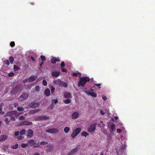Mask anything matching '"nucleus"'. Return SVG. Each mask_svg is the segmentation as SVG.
<instances>
[{
    "label": "nucleus",
    "mask_w": 155,
    "mask_h": 155,
    "mask_svg": "<svg viewBox=\"0 0 155 155\" xmlns=\"http://www.w3.org/2000/svg\"><path fill=\"white\" fill-rule=\"evenodd\" d=\"M124 150H120L119 151V150H117H117L116 153L117 155H120V154H122L124 152Z\"/></svg>",
    "instance_id": "25"
},
{
    "label": "nucleus",
    "mask_w": 155,
    "mask_h": 155,
    "mask_svg": "<svg viewBox=\"0 0 155 155\" xmlns=\"http://www.w3.org/2000/svg\"><path fill=\"white\" fill-rule=\"evenodd\" d=\"M60 74V72L59 71H53L51 73V75L53 77H57Z\"/></svg>",
    "instance_id": "14"
},
{
    "label": "nucleus",
    "mask_w": 155,
    "mask_h": 155,
    "mask_svg": "<svg viewBox=\"0 0 155 155\" xmlns=\"http://www.w3.org/2000/svg\"><path fill=\"white\" fill-rule=\"evenodd\" d=\"M60 61V59L58 58L53 57L51 60V62L52 64H55L57 62Z\"/></svg>",
    "instance_id": "13"
},
{
    "label": "nucleus",
    "mask_w": 155,
    "mask_h": 155,
    "mask_svg": "<svg viewBox=\"0 0 155 155\" xmlns=\"http://www.w3.org/2000/svg\"><path fill=\"white\" fill-rule=\"evenodd\" d=\"M53 82L54 84L58 85L59 86H63L65 87H67V84L66 83L63 82L59 79L54 80Z\"/></svg>",
    "instance_id": "3"
},
{
    "label": "nucleus",
    "mask_w": 155,
    "mask_h": 155,
    "mask_svg": "<svg viewBox=\"0 0 155 155\" xmlns=\"http://www.w3.org/2000/svg\"><path fill=\"white\" fill-rule=\"evenodd\" d=\"M81 136H84L86 137L89 135V134L86 132L84 131L81 134Z\"/></svg>",
    "instance_id": "26"
},
{
    "label": "nucleus",
    "mask_w": 155,
    "mask_h": 155,
    "mask_svg": "<svg viewBox=\"0 0 155 155\" xmlns=\"http://www.w3.org/2000/svg\"><path fill=\"white\" fill-rule=\"evenodd\" d=\"M58 100L57 98H56L55 100L53 99L52 100V104L54 103V104H56L58 102Z\"/></svg>",
    "instance_id": "40"
},
{
    "label": "nucleus",
    "mask_w": 155,
    "mask_h": 155,
    "mask_svg": "<svg viewBox=\"0 0 155 155\" xmlns=\"http://www.w3.org/2000/svg\"><path fill=\"white\" fill-rule=\"evenodd\" d=\"M5 113V112L3 111L2 110V108H1L0 107V114L3 115Z\"/></svg>",
    "instance_id": "44"
},
{
    "label": "nucleus",
    "mask_w": 155,
    "mask_h": 155,
    "mask_svg": "<svg viewBox=\"0 0 155 155\" xmlns=\"http://www.w3.org/2000/svg\"><path fill=\"white\" fill-rule=\"evenodd\" d=\"M18 147V144H16L15 145H13L11 146V148L13 149H16Z\"/></svg>",
    "instance_id": "28"
},
{
    "label": "nucleus",
    "mask_w": 155,
    "mask_h": 155,
    "mask_svg": "<svg viewBox=\"0 0 155 155\" xmlns=\"http://www.w3.org/2000/svg\"><path fill=\"white\" fill-rule=\"evenodd\" d=\"M90 78L88 77H83L80 78L79 81L78 83V86H81L83 87L86 83L89 81Z\"/></svg>",
    "instance_id": "1"
},
{
    "label": "nucleus",
    "mask_w": 155,
    "mask_h": 155,
    "mask_svg": "<svg viewBox=\"0 0 155 155\" xmlns=\"http://www.w3.org/2000/svg\"><path fill=\"white\" fill-rule=\"evenodd\" d=\"M26 130L25 129H23L21 130L20 132V134L21 135L25 134L26 132Z\"/></svg>",
    "instance_id": "36"
},
{
    "label": "nucleus",
    "mask_w": 155,
    "mask_h": 155,
    "mask_svg": "<svg viewBox=\"0 0 155 155\" xmlns=\"http://www.w3.org/2000/svg\"><path fill=\"white\" fill-rule=\"evenodd\" d=\"M14 69L15 71H16L20 70V68L19 67L16 65H14Z\"/></svg>",
    "instance_id": "35"
},
{
    "label": "nucleus",
    "mask_w": 155,
    "mask_h": 155,
    "mask_svg": "<svg viewBox=\"0 0 155 155\" xmlns=\"http://www.w3.org/2000/svg\"><path fill=\"white\" fill-rule=\"evenodd\" d=\"M72 75L73 76L78 77V75L79 76H81V74L80 73L78 72L73 73L72 74ZM79 77H80V76H79Z\"/></svg>",
    "instance_id": "29"
},
{
    "label": "nucleus",
    "mask_w": 155,
    "mask_h": 155,
    "mask_svg": "<svg viewBox=\"0 0 155 155\" xmlns=\"http://www.w3.org/2000/svg\"><path fill=\"white\" fill-rule=\"evenodd\" d=\"M65 64L64 61H62L61 64V68H64Z\"/></svg>",
    "instance_id": "43"
},
{
    "label": "nucleus",
    "mask_w": 155,
    "mask_h": 155,
    "mask_svg": "<svg viewBox=\"0 0 155 155\" xmlns=\"http://www.w3.org/2000/svg\"><path fill=\"white\" fill-rule=\"evenodd\" d=\"M102 98H103V99L104 101H105L107 99L106 97L105 96H104V97H103Z\"/></svg>",
    "instance_id": "64"
},
{
    "label": "nucleus",
    "mask_w": 155,
    "mask_h": 155,
    "mask_svg": "<svg viewBox=\"0 0 155 155\" xmlns=\"http://www.w3.org/2000/svg\"><path fill=\"white\" fill-rule=\"evenodd\" d=\"M8 138V136L6 135H2L0 136V142L3 141Z\"/></svg>",
    "instance_id": "15"
},
{
    "label": "nucleus",
    "mask_w": 155,
    "mask_h": 155,
    "mask_svg": "<svg viewBox=\"0 0 155 155\" xmlns=\"http://www.w3.org/2000/svg\"><path fill=\"white\" fill-rule=\"evenodd\" d=\"M39 118L40 120H47L49 118V117L46 115H43L39 116Z\"/></svg>",
    "instance_id": "17"
},
{
    "label": "nucleus",
    "mask_w": 155,
    "mask_h": 155,
    "mask_svg": "<svg viewBox=\"0 0 155 155\" xmlns=\"http://www.w3.org/2000/svg\"><path fill=\"white\" fill-rule=\"evenodd\" d=\"M10 45L12 47H14L15 45V42L14 41L11 42L10 43Z\"/></svg>",
    "instance_id": "45"
},
{
    "label": "nucleus",
    "mask_w": 155,
    "mask_h": 155,
    "mask_svg": "<svg viewBox=\"0 0 155 155\" xmlns=\"http://www.w3.org/2000/svg\"><path fill=\"white\" fill-rule=\"evenodd\" d=\"M78 135L76 133H75L74 131L71 134V136L73 138V139H74L75 137Z\"/></svg>",
    "instance_id": "27"
},
{
    "label": "nucleus",
    "mask_w": 155,
    "mask_h": 155,
    "mask_svg": "<svg viewBox=\"0 0 155 155\" xmlns=\"http://www.w3.org/2000/svg\"><path fill=\"white\" fill-rule=\"evenodd\" d=\"M28 137H31L32 136L33 134V132L32 130L29 129L28 131Z\"/></svg>",
    "instance_id": "21"
},
{
    "label": "nucleus",
    "mask_w": 155,
    "mask_h": 155,
    "mask_svg": "<svg viewBox=\"0 0 155 155\" xmlns=\"http://www.w3.org/2000/svg\"><path fill=\"white\" fill-rule=\"evenodd\" d=\"M5 64L8 65H9L10 64V62L8 60H6L5 61Z\"/></svg>",
    "instance_id": "53"
},
{
    "label": "nucleus",
    "mask_w": 155,
    "mask_h": 155,
    "mask_svg": "<svg viewBox=\"0 0 155 155\" xmlns=\"http://www.w3.org/2000/svg\"><path fill=\"white\" fill-rule=\"evenodd\" d=\"M46 147L48 148L46 150L47 152H51L54 149L53 145L51 144H49L47 145L46 146Z\"/></svg>",
    "instance_id": "9"
},
{
    "label": "nucleus",
    "mask_w": 155,
    "mask_h": 155,
    "mask_svg": "<svg viewBox=\"0 0 155 155\" xmlns=\"http://www.w3.org/2000/svg\"><path fill=\"white\" fill-rule=\"evenodd\" d=\"M39 116H37L35 117V119L36 120H40L39 119Z\"/></svg>",
    "instance_id": "61"
},
{
    "label": "nucleus",
    "mask_w": 155,
    "mask_h": 155,
    "mask_svg": "<svg viewBox=\"0 0 155 155\" xmlns=\"http://www.w3.org/2000/svg\"><path fill=\"white\" fill-rule=\"evenodd\" d=\"M40 58L42 61H45L46 60V58L44 56L41 55V56Z\"/></svg>",
    "instance_id": "39"
},
{
    "label": "nucleus",
    "mask_w": 155,
    "mask_h": 155,
    "mask_svg": "<svg viewBox=\"0 0 155 155\" xmlns=\"http://www.w3.org/2000/svg\"><path fill=\"white\" fill-rule=\"evenodd\" d=\"M108 127L109 128V130L111 134H113V132L115 130L116 128L115 125L114 124H112L111 125L110 127L108 126Z\"/></svg>",
    "instance_id": "8"
},
{
    "label": "nucleus",
    "mask_w": 155,
    "mask_h": 155,
    "mask_svg": "<svg viewBox=\"0 0 155 155\" xmlns=\"http://www.w3.org/2000/svg\"><path fill=\"white\" fill-rule=\"evenodd\" d=\"M71 102V101L69 99H67L64 101V102L66 104H69Z\"/></svg>",
    "instance_id": "33"
},
{
    "label": "nucleus",
    "mask_w": 155,
    "mask_h": 155,
    "mask_svg": "<svg viewBox=\"0 0 155 155\" xmlns=\"http://www.w3.org/2000/svg\"><path fill=\"white\" fill-rule=\"evenodd\" d=\"M35 91L37 92H38L40 90V87L38 86H36L35 87Z\"/></svg>",
    "instance_id": "41"
},
{
    "label": "nucleus",
    "mask_w": 155,
    "mask_h": 155,
    "mask_svg": "<svg viewBox=\"0 0 155 155\" xmlns=\"http://www.w3.org/2000/svg\"><path fill=\"white\" fill-rule=\"evenodd\" d=\"M37 76L35 75H32L28 79V82H31L35 81L37 78Z\"/></svg>",
    "instance_id": "12"
},
{
    "label": "nucleus",
    "mask_w": 155,
    "mask_h": 155,
    "mask_svg": "<svg viewBox=\"0 0 155 155\" xmlns=\"http://www.w3.org/2000/svg\"><path fill=\"white\" fill-rule=\"evenodd\" d=\"M49 107H50L51 109H52L53 108V104H52V103L50 105Z\"/></svg>",
    "instance_id": "54"
},
{
    "label": "nucleus",
    "mask_w": 155,
    "mask_h": 155,
    "mask_svg": "<svg viewBox=\"0 0 155 155\" xmlns=\"http://www.w3.org/2000/svg\"><path fill=\"white\" fill-rule=\"evenodd\" d=\"M4 106V104L3 103H2L0 104V107L1 108H3V107Z\"/></svg>",
    "instance_id": "58"
},
{
    "label": "nucleus",
    "mask_w": 155,
    "mask_h": 155,
    "mask_svg": "<svg viewBox=\"0 0 155 155\" xmlns=\"http://www.w3.org/2000/svg\"><path fill=\"white\" fill-rule=\"evenodd\" d=\"M19 131H16L15 133V136H18L19 134Z\"/></svg>",
    "instance_id": "56"
},
{
    "label": "nucleus",
    "mask_w": 155,
    "mask_h": 155,
    "mask_svg": "<svg viewBox=\"0 0 155 155\" xmlns=\"http://www.w3.org/2000/svg\"><path fill=\"white\" fill-rule=\"evenodd\" d=\"M28 145L33 146V147H39V142L38 141L31 139L28 141Z\"/></svg>",
    "instance_id": "2"
},
{
    "label": "nucleus",
    "mask_w": 155,
    "mask_h": 155,
    "mask_svg": "<svg viewBox=\"0 0 155 155\" xmlns=\"http://www.w3.org/2000/svg\"><path fill=\"white\" fill-rule=\"evenodd\" d=\"M14 106L15 107H16L18 106V104L17 103L14 104Z\"/></svg>",
    "instance_id": "63"
},
{
    "label": "nucleus",
    "mask_w": 155,
    "mask_h": 155,
    "mask_svg": "<svg viewBox=\"0 0 155 155\" xmlns=\"http://www.w3.org/2000/svg\"><path fill=\"white\" fill-rule=\"evenodd\" d=\"M48 143L47 142L45 141H42L40 143H39V145H45Z\"/></svg>",
    "instance_id": "42"
},
{
    "label": "nucleus",
    "mask_w": 155,
    "mask_h": 155,
    "mask_svg": "<svg viewBox=\"0 0 155 155\" xmlns=\"http://www.w3.org/2000/svg\"><path fill=\"white\" fill-rule=\"evenodd\" d=\"M17 110L18 111H23L24 110V109L22 107H18L17 108Z\"/></svg>",
    "instance_id": "37"
},
{
    "label": "nucleus",
    "mask_w": 155,
    "mask_h": 155,
    "mask_svg": "<svg viewBox=\"0 0 155 155\" xmlns=\"http://www.w3.org/2000/svg\"><path fill=\"white\" fill-rule=\"evenodd\" d=\"M9 60L10 61L11 64H12L14 61V58L12 56H10L9 58Z\"/></svg>",
    "instance_id": "31"
},
{
    "label": "nucleus",
    "mask_w": 155,
    "mask_h": 155,
    "mask_svg": "<svg viewBox=\"0 0 155 155\" xmlns=\"http://www.w3.org/2000/svg\"><path fill=\"white\" fill-rule=\"evenodd\" d=\"M70 130V128L69 127H66L64 129V131L65 133H67Z\"/></svg>",
    "instance_id": "32"
},
{
    "label": "nucleus",
    "mask_w": 155,
    "mask_h": 155,
    "mask_svg": "<svg viewBox=\"0 0 155 155\" xmlns=\"http://www.w3.org/2000/svg\"><path fill=\"white\" fill-rule=\"evenodd\" d=\"M126 145L125 144L123 145L122 146L120 147L119 149V151L120 150H125L126 149Z\"/></svg>",
    "instance_id": "30"
},
{
    "label": "nucleus",
    "mask_w": 155,
    "mask_h": 155,
    "mask_svg": "<svg viewBox=\"0 0 155 155\" xmlns=\"http://www.w3.org/2000/svg\"><path fill=\"white\" fill-rule=\"evenodd\" d=\"M64 96L66 98H69L71 97V95L70 93H65Z\"/></svg>",
    "instance_id": "24"
},
{
    "label": "nucleus",
    "mask_w": 155,
    "mask_h": 155,
    "mask_svg": "<svg viewBox=\"0 0 155 155\" xmlns=\"http://www.w3.org/2000/svg\"><path fill=\"white\" fill-rule=\"evenodd\" d=\"M42 84L45 86H46L47 85V82L45 80H44L43 81Z\"/></svg>",
    "instance_id": "46"
},
{
    "label": "nucleus",
    "mask_w": 155,
    "mask_h": 155,
    "mask_svg": "<svg viewBox=\"0 0 155 155\" xmlns=\"http://www.w3.org/2000/svg\"><path fill=\"white\" fill-rule=\"evenodd\" d=\"M28 143H22L21 144V146L23 148H25L28 146Z\"/></svg>",
    "instance_id": "34"
},
{
    "label": "nucleus",
    "mask_w": 155,
    "mask_h": 155,
    "mask_svg": "<svg viewBox=\"0 0 155 155\" xmlns=\"http://www.w3.org/2000/svg\"><path fill=\"white\" fill-rule=\"evenodd\" d=\"M44 94H45L47 96H48L50 94V91L49 88H47L45 90Z\"/></svg>",
    "instance_id": "19"
},
{
    "label": "nucleus",
    "mask_w": 155,
    "mask_h": 155,
    "mask_svg": "<svg viewBox=\"0 0 155 155\" xmlns=\"http://www.w3.org/2000/svg\"><path fill=\"white\" fill-rule=\"evenodd\" d=\"M85 92L86 93V94L88 95H91L92 97H96L97 95V94L93 92H89L87 91H85Z\"/></svg>",
    "instance_id": "16"
},
{
    "label": "nucleus",
    "mask_w": 155,
    "mask_h": 155,
    "mask_svg": "<svg viewBox=\"0 0 155 155\" xmlns=\"http://www.w3.org/2000/svg\"><path fill=\"white\" fill-rule=\"evenodd\" d=\"M96 128L95 124H94L90 126L88 128V131L89 132H94Z\"/></svg>",
    "instance_id": "7"
},
{
    "label": "nucleus",
    "mask_w": 155,
    "mask_h": 155,
    "mask_svg": "<svg viewBox=\"0 0 155 155\" xmlns=\"http://www.w3.org/2000/svg\"><path fill=\"white\" fill-rule=\"evenodd\" d=\"M14 111H11L10 112H8V113H6L4 115L5 117H7L8 116H11L12 115Z\"/></svg>",
    "instance_id": "22"
},
{
    "label": "nucleus",
    "mask_w": 155,
    "mask_h": 155,
    "mask_svg": "<svg viewBox=\"0 0 155 155\" xmlns=\"http://www.w3.org/2000/svg\"><path fill=\"white\" fill-rule=\"evenodd\" d=\"M32 123L31 122V121H25L23 122V125H30L32 124Z\"/></svg>",
    "instance_id": "20"
},
{
    "label": "nucleus",
    "mask_w": 155,
    "mask_h": 155,
    "mask_svg": "<svg viewBox=\"0 0 155 155\" xmlns=\"http://www.w3.org/2000/svg\"><path fill=\"white\" fill-rule=\"evenodd\" d=\"M81 129L80 128H78L74 130V131L78 135L81 132Z\"/></svg>",
    "instance_id": "23"
},
{
    "label": "nucleus",
    "mask_w": 155,
    "mask_h": 155,
    "mask_svg": "<svg viewBox=\"0 0 155 155\" xmlns=\"http://www.w3.org/2000/svg\"><path fill=\"white\" fill-rule=\"evenodd\" d=\"M79 116V114L78 112H75L73 113L71 116V118L73 119L77 118Z\"/></svg>",
    "instance_id": "11"
},
{
    "label": "nucleus",
    "mask_w": 155,
    "mask_h": 155,
    "mask_svg": "<svg viewBox=\"0 0 155 155\" xmlns=\"http://www.w3.org/2000/svg\"><path fill=\"white\" fill-rule=\"evenodd\" d=\"M28 93H23L22 94L18 97V100L19 101H22L26 100L28 97Z\"/></svg>",
    "instance_id": "4"
},
{
    "label": "nucleus",
    "mask_w": 155,
    "mask_h": 155,
    "mask_svg": "<svg viewBox=\"0 0 155 155\" xmlns=\"http://www.w3.org/2000/svg\"><path fill=\"white\" fill-rule=\"evenodd\" d=\"M100 113L102 115H104V112L102 110L100 111Z\"/></svg>",
    "instance_id": "59"
},
{
    "label": "nucleus",
    "mask_w": 155,
    "mask_h": 155,
    "mask_svg": "<svg viewBox=\"0 0 155 155\" xmlns=\"http://www.w3.org/2000/svg\"><path fill=\"white\" fill-rule=\"evenodd\" d=\"M40 105V104L37 102L36 103L35 101H32L29 105V106L32 108H36L38 107Z\"/></svg>",
    "instance_id": "5"
},
{
    "label": "nucleus",
    "mask_w": 155,
    "mask_h": 155,
    "mask_svg": "<svg viewBox=\"0 0 155 155\" xmlns=\"http://www.w3.org/2000/svg\"><path fill=\"white\" fill-rule=\"evenodd\" d=\"M28 79H26L23 80V82L24 83H25L26 82H27L28 81Z\"/></svg>",
    "instance_id": "62"
},
{
    "label": "nucleus",
    "mask_w": 155,
    "mask_h": 155,
    "mask_svg": "<svg viewBox=\"0 0 155 155\" xmlns=\"http://www.w3.org/2000/svg\"><path fill=\"white\" fill-rule=\"evenodd\" d=\"M94 85L95 86H97V87H99V88H101V87H100V85H101V84H94Z\"/></svg>",
    "instance_id": "57"
},
{
    "label": "nucleus",
    "mask_w": 155,
    "mask_h": 155,
    "mask_svg": "<svg viewBox=\"0 0 155 155\" xmlns=\"http://www.w3.org/2000/svg\"><path fill=\"white\" fill-rule=\"evenodd\" d=\"M35 110H31L29 112V114H32L35 113Z\"/></svg>",
    "instance_id": "49"
},
{
    "label": "nucleus",
    "mask_w": 155,
    "mask_h": 155,
    "mask_svg": "<svg viewBox=\"0 0 155 155\" xmlns=\"http://www.w3.org/2000/svg\"><path fill=\"white\" fill-rule=\"evenodd\" d=\"M20 119L21 120H24L25 119V117L23 116H21L20 117Z\"/></svg>",
    "instance_id": "55"
},
{
    "label": "nucleus",
    "mask_w": 155,
    "mask_h": 155,
    "mask_svg": "<svg viewBox=\"0 0 155 155\" xmlns=\"http://www.w3.org/2000/svg\"><path fill=\"white\" fill-rule=\"evenodd\" d=\"M51 93H52L54 92V91L55 90V88H54L53 86H51Z\"/></svg>",
    "instance_id": "48"
},
{
    "label": "nucleus",
    "mask_w": 155,
    "mask_h": 155,
    "mask_svg": "<svg viewBox=\"0 0 155 155\" xmlns=\"http://www.w3.org/2000/svg\"><path fill=\"white\" fill-rule=\"evenodd\" d=\"M19 89V87L18 86H16L12 90L11 93L12 94H16L18 91Z\"/></svg>",
    "instance_id": "10"
},
{
    "label": "nucleus",
    "mask_w": 155,
    "mask_h": 155,
    "mask_svg": "<svg viewBox=\"0 0 155 155\" xmlns=\"http://www.w3.org/2000/svg\"><path fill=\"white\" fill-rule=\"evenodd\" d=\"M11 120L15 121V118L14 116H11L10 119Z\"/></svg>",
    "instance_id": "51"
},
{
    "label": "nucleus",
    "mask_w": 155,
    "mask_h": 155,
    "mask_svg": "<svg viewBox=\"0 0 155 155\" xmlns=\"http://www.w3.org/2000/svg\"><path fill=\"white\" fill-rule=\"evenodd\" d=\"M78 148H75L73 149L71 151L68 153V154L69 155H72L75 153V152L77 151L78 150Z\"/></svg>",
    "instance_id": "18"
},
{
    "label": "nucleus",
    "mask_w": 155,
    "mask_h": 155,
    "mask_svg": "<svg viewBox=\"0 0 155 155\" xmlns=\"http://www.w3.org/2000/svg\"><path fill=\"white\" fill-rule=\"evenodd\" d=\"M17 139L18 140H20L22 139V137L21 136H19L17 137Z\"/></svg>",
    "instance_id": "60"
},
{
    "label": "nucleus",
    "mask_w": 155,
    "mask_h": 155,
    "mask_svg": "<svg viewBox=\"0 0 155 155\" xmlns=\"http://www.w3.org/2000/svg\"><path fill=\"white\" fill-rule=\"evenodd\" d=\"M47 132L51 133V134H56L58 132V129L56 128H53L51 129H49L46 130Z\"/></svg>",
    "instance_id": "6"
},
{
    "label": "nucleus",
    "mask_w": 155,
    "mask_h": 155,
    "mask_svg": "<svg viewBox=\"0 0 155 155\" xmlns=\"http://www.w3.org/2000/svg\"><path fill=\"white\" fill-rule=\"evenodd\" d=\"M117 132L118 133H120L122 132V130L120 129H117Z\"/></svg>",
    "instance_id": "50"
},
{
    "label": "nucleus",
    "mask_w": 155,
    "mask_h": 155,
    "mask_svg": "<svg viewBox=\"0 0 155 155\" xmlns=\"http://www.w3.org/2000/svg\"><path fill=\"white\" fill-rule=\"evenodd\" d=\"M14 75V73L13 72H10L8 74V76L9 77H12Z\"/></svg>",
    "instance_id": "47"
},
{
    "label": "nucleus",
    "mask_w": 155,
    "mask_h": 155,
    "mask_svg": "<svg viewBox=\"0 0 155 155\" xmlns=\"http://www.w3.org/2000/svg\"><path fill=\"white\" fill-rule=\"evenodd\" d=\"M62 71L63 72H67V70L66 69H64V68H61Z\"/></svg>",
    "instance_id": "52"
},
{
    "label": "nucleus",
    "mask_w": 155,
    "mask_h": 155,
    "mask_svg": "<svg viewBox=\"0 0 155 155\" xmlns=\"http://www.w3.org/2000/svg\"><path fill=\"white\" fill-rule=\"evenodd\" d=\"M5 121L6 124H8L10 122L11 120L10 119H8V118H5Z\"/></svg>",
    "instance_id": "38"
}]
</instances>
